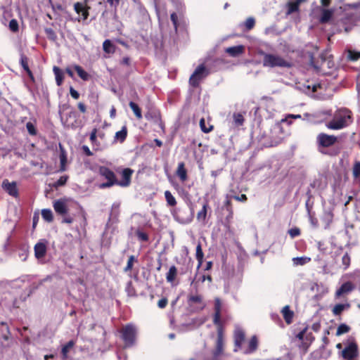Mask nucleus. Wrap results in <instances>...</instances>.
Masks as SVG:
<instances>
[{"instance_id": "32", "label": "nucleus", "mask_w": 360, "mask_h": 360, "mask_svg": "<svg viewBox=\"0 0 360 360\" xmlns=\"http://www.w3.org/2000/svg\"><path fill=\"white\" fill-rule=\"evenodd\" d=\"M129 105L132 111L134 112L136 118L138 120H141L142 118V113L141 108L139 107V105L133 101H130Z\"/></svg>"}, {"instance_id": "28", "label": "nucleus", "mask_w": 360, "mask_h": 360, "mask_svg": "<svg viewBox=\"0 0 360 360\" xmlns=\"http://www.w3.org/2000/svg\"><path fill=\"white\" fill-rule=\"evenodd\" d=\"M74 69L82 79L87 81L89 79V75L79 65H74Z\"/></svg>"}, {"instance_id": "36", "label": "nucleus", "mask_w": 360, "mask_h": 360, "mask_svg": "<svg viewBox=\"0 0 360 360\" xmlns=\"http://www.w3.org/2000/svg\"><path fill=\"white\" fill-rule=\"evenodd\" d=\"M311 259L307 257H295L292 259L293 264L296 266L304 265L305 264L310 262Z\"/></svg>"}, {"instance_id": "20", "label": "nucleus", "mask_w": 360, "mask_h": 360, "mask_svg": "<svg viewBox=\"0 0 360 360\" xmlns=\"http://www.w3.org/2000/svg\"><path fill=\"white\" fill-rule=\"evenodd\" d=\"M351 305L349 303L337 304L333 307L332 312L334 316H340L344 310L349 309Z\"/></svg>"}, {"instance_id": "50", "label": "nucleus", "mask_w": 360, "mask_h": 360, "mask_svg": "<svg viewBox=\"0 0 360 360\" xmlns=\"http://www.w3.org/2000/svg\"><path fill=\"white\" fill-rule=\"evenodd\" d=\"M26 128L27 129V131L29 132L30 134L31 135H35L36 134V129H35V127L34 126V124L31 122H27L26 124Z\"/></svg>"}, {"instance_id": "22", "label": "nucleus", "mask_w": 360, "mask_h": 360, "mask_svg": "<svg viewBox=\"0 0 360 360\" xmlns=\"http://www.w3.org/2000/svg\"><path fill=\"white\" fill-rule=\"evenodd\" d=\"M20 65H22V68L27 72V75L30 77V79H33L34 77L33 75L30 70L28 67V59L25 55H21L20 60Z\"/></svg>"}, {"instance_id": "6", "label": "nucleus", "mask_w": 360, "mask_h": 360, "mask_svg": "<svg viewBox=\"0 0 360 360\" xmlns=\"http://www.w3.org/2000/svg\"><path fill=\"white\" fill-rule=\"evenodd\" d=\"M99 174L107 180V182L99 185L100 188H108L116 184L117 180L115 175L114 172L108 167H101L99 168Z\"/></svg>"}, {"instance_id": "1", "label": "nucleus", "mask_w": 360, "mask_h": 360, "mask_svg": "<svg viewBox=\"0 0 360 360\" xmlns=\"http://www.w3.org/2000/svg\"><path fill=\"white\" fill-rule=\"evenodd\" d=\"M352 122V111L346 108H342L335 112L333 120L326 124V127L330 129L338 130L347 127Z\"/></svg>"}, {"instance_id": "62", "label": "nucleus", "mask_w": 360, "mask_h": 360, "mask_svg": "<svg viewBox=\"0 0 360 360\" xmlns=\"http://www.w3.org/2000/svg\"><path fill=\"white\" fill-rule=\"evenodd\" d=\"M120 0H107V2L112 6L116 7L120 4Z\"/></svg>"}, {"instance_id": "49", "label": "nucleus", "mask_w": 360, "mask_h": 360, "mask_svg": "<svg viewBox=\"0 0 360 360\" xmlns=\"http://www.w3.org/2000/svg\"><path fill=\"white\" fill-rule=\"evenodd\" d=\"M60 172H63L66 169L65 168V164H66V157L65 155L62 154L60 155Z\"/></svg>"}, {"instance_id": "26", "label": "nucleus", "mask_w": 360, "mask_h": 360, "mask_svg": "<svg viewBox=\"0 0 360 360\" xmlns=\"http://www.w3.org/2000/svg\"><path fill=\"white\" fill-rule=\"evenodd\" d=\"M200 127L204 133H209L213 130V125L210 122L206 123L205 118H201L200 120Z\"/></svg>"}, {"instance_id": "54", "label": "nucleus", "mask_w": 360, "mask_h": 360, "mask_svg": "<svg viewBox=\"0 0 360 360\" xmlns=\"http://www.w3.org/2000/svg\"><path fill=\"white\" fill-rule=\"evenodd\" d=\"M237 201L245 202L248 200L247 195L245 194H241L240 195H234L233 197Z\"/></svg>"}, {"instance_id": "14", "label": "nucleus", "mask_w": 360, "mask_h": 360, "mask_svg": "<svg viewBox=\"0 0 360 360\" xmlns=\"http://www.w3.org/2000/svg\"><path fill=\"white\" fill-rule=\"evenodd\" d=\"M132 174V170L131 169L127 168L123 169L122 172V179L120 181H117L116 184L119 185L122 187L128 186L131 182V176Z\"/></svg>"}, {"instance_id": "46", "label": "nucleus", "mask_w": 360, "mask_h": 360, "mask_svg": "<svg viewBox=\"0 0 360 360\" xmlns=\"http://www.w3.org/2000/svg\"><path fill=\"white\" fill-rule=\"evenodd\" d=\"M96 133L97 129H94L90 134V141L93 146H97Z\"/></svg>"}, {"instance_id": "35", "label": "nucleus", "mask_w": 360, "mask_h": 360, "mask_svg": "<svg viewBox=\"0 0 360 360\" xmlns=\"http://www.w3.org/2000/svg\"><path fill=\"white\" fill-rule=\"evenodd\" d=\"M352 176L354 179L360 177V161H355L352 167Z\"/></svg>"}, {"instance_id": "8", "label": "nucleus", "mask_w": 360, "mask_h": 360, "mask_svg": "<svg viewBox=\"0 0 360 360\" xmlns=\"http://www.w3.org/2000/svg\"><path fill=\"white\" fill-rule=\"evenodd\" d=\"M316 140L319 147L329 148L338 141V138L334 135L321 133L317 136Z\"/></svg>"}, {"instance_id": "41", "label": "nucleus", "mask_w": 360, "mask_h": 360, "mask_svg": "<svg viewBox=\"0 0 360 360\" xmlns=\"http://www.w3.org/2000/svg\"><path fill=\"white\" fill-rule=\"evenodd\" d=\"M351 257L347 252H346L342 257V269L346 270L350 266Z\"/></svg>"}, {"instance_id": "51", "label": "nucleus", "mask_w": 360, "mask_h": 360, "mask_svg": "<svg viewBox=\"0 0 360 360\" xmlns=\"http://www.w3.org/2000/svg\"><path fill=\"white\" fill-rule=\"evenodd\" d=\"M139 240L141 241H147L148 240V235L142 231H138L136 233Z\"/></svg>"}, {"instance_id": "57", "label": "nucleus", "mask_w": 360, "mask_h": 360, "mask_svg": "<svg viewBox=\"0 0 360 360\" xmlns=\"http://www.w3.org/2000/svg\"><path fill=\"white\" fill-rule=\"evenodd\" d=\"M171 20H172L173 25L176 30L177 27H178V25H177L178 17L176 13H173L171 14Z\"/></svg>"}, {"instance_id": "48", "label": "nucleus", "mask_w": 360, "mask_h": 360, "mask_svg": "<svg viewBox=\"0 0 360 360\" xmlns=\"http://www.w3.org/2000/svg\"><path fill=\"white\" fill-rule=\"evenodd\" d=\"M9 28L13 32H17L18 30V23L15 19L11 20L9 22Z\"/></svg>"}, {"instance_id": "29", "label": "nucleus", "mask_w": 360, "mask_h": 360, "mask_svg": "<svg viewBox=\"0 0 360 360\" xmlns=\"http://www.w3.org/2000/svg\"><path fill=\"white\" fill-rule=\"evenodd\" d=\"M103 48V51L107 53H113L115 51V45L109 39L104 41Z\"/></svg>"}, {"instance_id": "59", "label": "nucleus", "mask_w": 360, "mask_h": 360, "mask_svg": "<svg viewBox=\"0 0 360 360\" xmlns=\"http://www.w3.org/2000/svg\"><path fill=\"white\" fill-rule=\"evenodd\" d=\"M82 149L83 150V152L87 155V156H91L93 155V153L91 151V150L89 149V148L87 146H82Z\"/></svg>"}, {"instance_id": "63", "label": "nucleus", "mask_w": 360, "mask_h": 360, "mask_svg": "<svg viewBox=\"0 0 360 360\" xmlns=\"http://www.w3.org/2000/svg\"><path fill=\"white\" fill-rule=\"evenodd\" d=\"M310 221H311V224L314 226H315V227L318 226L319 223H318V219L316 218H315L312 216H310Z\"/></svg>"}, {"instance_id": "52", "label": "nucleus", "mask_w": 360, "mask_h": 360, "mask_svg": "<svg viewBox=\"0 0 360 360\" xmlns=\"http://www.w3.org/2000/svg\"><path fill=\"white\" fill-rule=\"evenodd\" d=\"M228 211L229 212V215H228V216L226 217V223L225 226H226L228 229H229V227H230V225H229V224H230V221H231V219L233 218V209H232V207H231V208H228Z\"/></svg>"}, {"instance_id": "39", "label": "nucleus", "mask_w": 360, "mask_h": 360, "mask_svg": "<svg viewBox=\"0 0 360 360\" xmlns=\"http://www.w3.org/2000/svg\"><path fill=\"white\" fill-rule=\"evenodd\" d=\"M41 216H42V218L48 222H51L53 220V213L51 210H49V209L43 210L41 211Z\"/></svg>"}, {"instance_id": "31", "label": "nucleus", "mask_w": 360, "mask_h": 360, "mask_svg": "<svg viewBox=\"0 0 360 360\" xmlns=\"http://www.w3.org/2000/svg\"><path fill=\"white\" fill-rule=\"evenodd\" d=\"M306 330H307V328H304L302 330H301L296 335V338H297L301 342V345H300V347L303 349L304 350V352H306L309 347V345L307 343L303 342V339H304V336L306 333Z\"/></svg>"}, {"instance_id": "45", "label": "nucleus", "mask_w": 360, "mask_h": 360, "mask_svg": "<svg viewBox=\"0 0 360 360\" xmlns=\"http://www.w3.org/2000/svg\"><path fill=\"white\" fill-rule=\"evenodd\" d=\"M134 261H135V257L134 255H131L129 257L127 266H125V268L124 269V271L125 272H127V271L131 270V269L133 267V263H134Z\"/></svg>"}, {"instance_id": "17", "label": "nucleus", "mask_w": 360, "mask_h": 360, "mask_svg": "<svg viewBox=\"0 0 360 360\" xmlns=\"http://www.w3.org/2000/svg\"><path fill=\"white\" fill-rule=\"evenodd\" d=\"M305 1H307V0H295L294 1L288 2L287 4V14L290 15L291 13L298 11L300 4Z\"/></svg>"}, {"instance_id": "47", "label": "nucleus", "mask_w": 360, "mask_h": 360, "mask_svg": "<svg viewBox=\"0 0 360 360\" xmlns=\"http://www.w3.org/2000/svg\"><path fill=\"white\" fill-rule=\"evenodd\" d=\"M45 33L50 39L54 41L56 39V34L51 28H46Z\"/></svg>"}, {"instance_id": "33", "label": "nucleus", "mask_w": 360, "mask_h": 360, "mask_svg": "<svg viewBox=\"0 0 360 360\" xmlns=\"http://www.w3.org/2000/svg\"><path fill=\"white\" fill-rule=\"evenodd\" d=\"M176 273H177L176 268L174 266H172L169 268V271L167 274L166 278H167V282H169V283L173 282L176 276Z\"/></svg>"}, {"instance_id": "25", "label": "nucleus", "mask_w": 360, "mask_h": 360, "mask_svg": "<svg viewBox=\"0 0 360 360\" xmlns=\"http://www.w3.org/2000/svg\"><path fill=\"white\" fill-rule=\"evenodd\" d=\"M53 73L56 77V82L58 86H60L63 80V72L57 66H54L53 68Z\"/></svg>"}, {"instance_id": "64", "label": "nucleus", "mask_w": 360, "mask_h": 360, "mask_svg": "<svg viewBox=\"0 0 360 360\" xmlns=\"http://www.w3.org/2000/svg\"><path fill=\"white\" fill-rule=\"evenodd\" d=\"M78 108L82 112H84L86 111V106L82 103H78Z\"/></svg>"}, {"instance_id": "23", "label": "nucleus", "mask_w": 360, "mask_h": 360, "mask_svg": "<svg viewBox=\"0 0 360 360\" xmlns=\"http://www.w3.org/2000/svg\"><path fill=\"white\" fill-rule=\"evenodd\" d=\"M240 26L243 27V31H250L255 26V19L253 17H249Z\"/></svg>"}, {"instance_id": "18", "label": "nucleus", "mask_w": 360, "mask_h": 360, "mask_svg": "<svg viewBox=\"0 0 360 360\" xmlns=\"http://www.w3.org/2000/svg\"><path fill=\"white\" fill-rule=\"evenodd\" d=\"M281 313L283 314V319L287 324H290L292 322V319L294 317V312L293 311L290 310V306L286 305L285 306Z\"/></svg>"}, {"instance_id": "13", "label": "nucleus", "mask_w": 360, "mask_h": 360, "mask_svg": "<svg viewBox=\"0 0 360 360\" xmlns=\"http://www.w3.org/2000/svg\"><path fill=\"white\" fill-rule=\"evenodd\" d=\"M2 188L11 196L17 197L18 191L15 181L9 182L8 179H4L2 182Z\"/></svg>"}, {"instance_id": "19", "label": "nucleus", "mask_w": 360, "mask_h": 360, "mask_svg": "<svg viewBox=\"0 0 360 360\" xmlns=\"http://www.w3.org/2000/svg\"><path fill=\"white\" fill-rule=\"evenodd\" d=\"M258 347V340L256 335H253L249 342H248V347L245 350V354H251L254 352H255Z\"/></svg>"}, {"instance_id": "21", "label": "nucleus", "mask_w": 360, "mask_h": 360, "mask_svg": "<svg viewBox=\"0 0 360 360\" xmlns=\"http://www.w3.org/2000/svg\"><path fill=\"white\" fill-rule=\"evenodd\" d=\"M333 11L329 9H322L321 15L319 19L321 23L328 22L332 18Z\"/></svg>"}, {"instance_id": "3", "label": "nucleus", "mask_w": 360, "mask_h": 360, "mask_svg": "<svg viewBox=\"0 0 360 360\" xmlns=\"http://www.w3.org/2000/svg\"><path fill=\"white\" fill-rule=\"evenodd\" d=\"M262 63L263 66L269 68H290L292 66L290 62L281 56L271 53H264Z\"/></svg>"}, {"instance_id": "4", "label": "nucleus", "mask_w": 360, "mask_h": 360, "mask_svg": "<svg viewBox=\"0 0 360 360\" xmlns=\"http://www.w3.org/2000/svg\"><path fill=\"white\" fill-rule=\"evenodd\" d=\"M210 72L205 64L199 65L189 78V84L192 87L196 88L200 85L201 81L205 79Z\"/></svg>"}, {"instance_id": "58", "label": "nucleus", "mask_w": 360, "mask_h": 360, "mask_svg": "<svg viewBox=\"0 0 360 360\" xmlns=\"http://www.w3.org/2000/svg\"><path fill=\"white\" fill-rule=\"evenodd\" d=\"M167 304V300L165 298H162L158 301V306L160 308L163 309L166 307Z\"/></svg>"}, {"instance_id": "5", "label": "nucleus", "mask_w": 360, "mask_h": 360, "mask_svg": "<svg viewBox=\"0 0 360 360\" xmlns=\"http://www.w3.org/2000/svg\"><path fill=\"white\" fill-rule=\"evenodd\" d=\"M136 332V328L131 323L127 324L122 328L121 330L122 338L126 347H131L134 344Z\"/></svg>"}, {"instance_id": "56", "label": "nucleus", "mask_w": 360, "mask_h": 360, "mask_svg": "<svg viewBox=\"0 0 360 360\" xmlns=\"http://www.w3.org/2000/svg\"><path fill=\"white\" fill-rule=\"evenodd\" d=\"M187 178V172L184 167V163L181 162V181H184Z\"/></svg>"}, {"instance_id": "43", "label": "nucleus", "mask_w": 360, "mask_h": 360, "mask_svg": "<svg viewBox=\"0 0 360 360\" xmlns=\"http://www.w3.org/2000/svg\"><path fill=\"white\" fill-rule=\"evenodd\" d=\"M68 179V176L67 175L60 176L59 179L53 184V187L58 188L64 186L66 184Z\"/></svg>"}, {"instance_id": "12", "label": "nucleus", "mask_w": 360, "mask_h": 360, "mask_svg": "<svg viewBox=\"0 0 360 360\" xmlns=\"http://www.w3.org/2000/svg\"><path fill=\"white\" fill-rule=\"evenodd\" d=\"M234 338V352H238L242 347V345L245 340V335L242 329H236L233 334Z\"/></svg>"}, {"instance_id": "34", "label": "nucleus", "mask_w": 360, "mask_h": 360, "mask_svg": "<svg viewBox=\"0 0 360 360\" xmlns=\"http://www.w3.org/2000/svg\"><path fill=\"white\" fill-rule=\"evenodd\" d=\"M145 117L147 120H151L157 123H159L160 122V115L156 111L149 112L145 115Z\"/></svg>"}, {"instance_id": "7", "label": "nucleus", "mask_w": 360, "mask_h": 360, "mask_svg": "<svg viewBox=\"0 0 360 360\" xmlns=\"http://www.w3.org/2000/svg\"><path fill=\"white\" fill-rule=\"evenodd\" d=\"M359 349L355 341H352L342 351V357L344 360H358Z\"/></svg>"}, {"instance_id": "38", "label": "nucleus", "mask_w": 360, "mask_h": 360, "mask_svg": "<svg viewBox=\"0 0 360 360\" xmlns=\"http://www.w3.org/2000/svg\"><path fill=\"white\" fill-rule=\"evenodd\" d=\"M350 330V327L345 323H341L337 328L336 335L340 336Z\"/></svg>"}, {"instance_id": "2", "label": "nucleus", "mask_w": 360, "mask_h": 360, "mask_svg": "<svg viewBox=\"0 0 360 360\" xmlns=\"http://www.w3.org/2000/svg\"><path fill=\"white\" fill-rule=\"evenodd\" d=\"M214 309L213 323L217 327V339L214 354V356H219L223 352L224 347L223 329L221 321V302L219 298H215Z\"/></svg>"}, {"instance_id": "27", "label": "nucleus", "mask_w": 360, "mask_h": 360, "mask_svg": "<svg viewBox=\"0 0 360 360\" xmlns=\"http://www.w3.org/2000/svg\"><path fill=\"white\" fill-rule=\"evenodd\" d=\"M74 345H75L74 341L70 340L65 345H64L62 347L61 353H62L63 360L67 359L68 354L69 352L70 351V349L73 347Z\"/></svg>"}, {"instance_id": "40", "label": "nucleus", "mask_w": 360, "mask_h": 360, "mask_svg": "<svg viewBox=\"0 0 360 360\" xmlns=\"http://www.w3.org/2000/svg\"><path fill=\"white\" fill-rule=\"evenodd\" d=\"M165 196L167 202L169 205L174 206L176 204L175 198L172 195V194L169 191H166L165 192Z\"/></svg>"}, {"instance_id": "16", "label": "nucleus", "mask_w": 360, "mask_h": 360, "mask_svg": "<svg viewBox=\"0 0 360 360\" xmlns=\"http://www.w3.org/2000/svg\"><path fill=\"white\" fill-rule=\"evenodd\" d=\"M245 47L243 45L228 47L225 52L232 57H237L244 53Z\"/></svg>"}, {"instance_id": "11", "label": "nucleus", "mask_w": 360, "mask_h": 360, "mask_svg": "<svg viewBox=\"0 0 360 360\" xmlns=\"http://www.w3.org/2000/svg\"><path fill=\"white\" fill-rule=\"evenodd\" d=\"M355 285L350 281H347L341 285V286L336 290L335 297L339 298L341 296L347 295L353 291Z\"/></svg>"}, {"instance_id": "37", "label": "nucleus", "mask_w": 360, "mask_h": 360, "mask_svg": "<svg viewBox=\"0 0 360 360\" xmlns=\"http://www.w3.org/2000/svg\"><path fill=\"white\" fill-rule=\"evenodd\" d=\"M233 118L235 124L237 126L243 125V124L245 121L243 115L240 112L233 113Z\"/></svg>"}, {"instance_id": "24", "label": "nucleus", "mask_w": 360, "mask_h": 360, "mask_svg": "<svg viewBox=\"0 0 360 360\" xmlns=\"http://www.w3.org/2000/svg\"><path fill=\"white\" fill-rule=\"evenodd\" d=\"M208 207H209L208 203L205 202V203L203 204L201 210H200L198 212V214H197V219L199 221L204 222L205 221Z\"/></svg>"}, {"instance_id": "42", "label": "nucleus", "mask_w": 360, "mask_h": 360, "mask_svg": "<svg viewBox=\"0 0 360 360\" xmlns=\"http://www.w3.org/2000/svg\"><path fill=\"white\" fill-rule=\"evenodd\" d=\"M347 57L349 60L356 61L360 58V52L350 50L348 51Z\"/></svg>"}, {"instance_id": "15", "label": "nucleus", "mask_w": 360, "mask_h": 360, "mask_svg": "<svg viewBox=\"0 0 360 360\" xmlns=\"http://www.w3.org/2000/svg\"><path fill=\"white\" fill-rule=\"evenodd\" d=\"M53 208L55 211L59 214H65L68 212V207L66 200L64 199H59L54 202Z\"/></svg>"}, {"instance_id": "30", "label": "nucleus", "mask_w": 360, "mask_h": 360, "mask_svg": "<svg viewBox=\"0 0 360 360\" xmlns=\"http://www.w3.org/2000/svg\"><path fill=\"white\" fill-rule=\"evenodd\" d=\"M127 135V127L124 126L120 131L115 133V139L120 143H122L126 139Z\"/></svg>"}, {"instance_id": "44", "label": "nucleus", "mask_w": 360, "mask_h": 360, "mask_svg": "<svg viewBox=\"0 0 360 360\" xmlns=\"http://www.w3.org/2000/svg\"><path fill=\"white\" fill-rule=\"evenodd\" d=\"M288 233L291 238H295V237L300 236L301 231L298 227H294L289 229Z\"/></svg>"}, {"instance_id": "9", "label": "nucleus", "mask_w": 360, "mask_h": 360, "mask_svg": "<svg viewBox=\"0 0 360 360\" xmlns=\"http://www.w3.org/2000/svg\"><path fill=\"white\" fill-rule=\"evenodd\" d=\"M90 7L87 6L86 0L84 2H76L74 4V10L79 15L78 21L87 20Z\"/></svg>"}, {"instance_id": "60", "label": "nucleus", "mask_w": 360, "mask_h": 360, "mask_svg": "<svg viewBox=\"0 0 360 360\" xmlns=\"http://www.w3.org/2000/svg\"><path fill=\"white\" fill-rule=\"evenodd\" d=\"M181 37H184V36H186L187 38H188V32L186 30V28L185 27L184 23L181 22Z\"/></svg>"}, {"instance_id": "53", "label": "nucleus", "mask_w": 360, "mask_h": 360, "mask_svg": "<svg viewBox=\"0 0 360 360\" xmlns=\"http://www.w3.org/2000/svg\"><path fill=\"white\" fill-rule=\"evenodd\" d=\"M196 257L199 261H200L203 257V252L200 245H198L196 248Z\"/></svg>"}, {"instance_id": "61", "label": "nucleus", "mask_w": 360, "mask_h": 360, "mask_svg": "<svg viewBox=\"0 0 360 360\" xmlns=\"http://www.w3.org/2000/svg\"><path fill=\"white\" fill-rule=\"evenodd\" d=\"M189 300L192 302L198 303L201 302V297L198 295L191 296Z\"/></svg>"}, {"instance_id": "55", "label": "nucleus", "mask_w": 360, "mask_h": 360, "mask_svg": "<svg viewBox=\"0 0 360 360\" xmlns=\"http://www.w3.org/2000/svg\"><path fill=\"white\" fill-rule=\"evenodd\" d=\"M70 95L71 96L75 98V99H78L79 97V94L78 93L77 91H76L75 89H73L72 87H70Z\"/></svg>"}, {"instance_id": "10", "label": "nucleus", "mask_w": 360, "mask_h": 360, "mask_svg": "<svg viewBox=\"0 0 360 360\" xmlns=\"http://www.w3.org/2000/svg\"><path fill=\"white\" fill-rule=\"evenodd\" d=\"M46 245L47 241L46 240H41L34 245V255L38 259H43L46 255L47 250Z\"/></svg>"}]
</instances>
